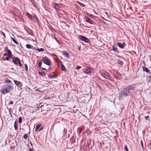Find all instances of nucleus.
Here are the masks:
<instances>
[{
  "label": "nucleus",
  "mask_w": 151,
  "mask_h": 151,
  "mask_svg": "<svg viewBox=\"0 0 151 151\" xmlns=\"http://www.w3.org/2000/svg\"><path fill=\"white\" fill-rule=\"evenodd\" d=\"M14 89L13 86L12 85L6 84L4 85L1 91L3 94H5L7 93L10 92Z\"/></svg>",
  "instance_id": "nucleus-1"
},
{
  "label": "nucleus",
  "mask_w": 151,
  "mask_h": 151,
  "mask_svg": "<svg viewBox=\"0 0 151 151\" xmlns=\"http://www.w3.org/2000/svg\"><path fill=\"white\" fill-rule=\"evenodd\" d=\"M129 91L128 87L124 88L121 92L119 97V99H121L123 97H126L130 95L131 93Z\"/></svg>",
  "instance_id": "nucleus-2"
},
{
  "label": "nucleus",
  "mask_w": 151,
  "mask_h": 151,
  "mask_svg": "<svg viewBox=\"0 0 151 151\" xmlns=\"http://www.w3.org/2000/svg\"><path fill=\"white\" fill-rule=\"evenodd\" d=\"M13 63L16 65H19L20 67H22V64L20 59L18 57H13L12 58Z\"/></svg>",
  "instance_id": "nucleus-3"
},
{
  "label": "nucleus",
  "mask_w": 151,
  "mask_h": 151,
  "mask_svg": "<svg viewBox=\"0 0 151 151\" xmlns=\"http://www.w3.org/2000/svg\"><path fill=\"white\" fill-rule=\"evenodd\" d=\"M26 15L28 17L30 18L33 22H35V19L37 22L39 21L38 18L35 14H34V16H32L29 13L27 12Z\"/></svg>",
  "instance_id": "nucleus-4"
},
{
  "label": "nucleus",
  "mask_w": 151,
  "mask_h": 151,
  "mask_svg": "<svg viewBox=\"0 0 151 151\" xmlns=\"http://www.w3.org/2000/svg\"><path fill=\"white\" fill-rule=\"evenodd\" d=\"M7 51V53L9 54V56H3L2 58V59L4 60H8L10 58H12V55L10 50L9 49H8Z\"/></svg>",
  "instance_id": "nucleus-5"
},
{
  "label": "nucleus",
  "mask_w": 151,
  "mask_h": 151,
  "mask_svg": "<svg viewBox=\"0 0 151 151\" xmlns=\"http://www.w3.org/2000/svg\"><path fill=\"white\" fill-rule=\"evenodd\" d=\"M78 38L80 40L86 43H90V41L89 39L85 36L82 35H79Z\"/></svg>",
  "instance_id": "nucleus-6"
},
{
  "label": "nucleus",
  "mask_w": 151,
  "mask_h": 151,
  "mask_svg": "<svg viewBox=\"0 0 151 151\" xmlns=\"http://www.w3.org/2000/svg\"><path fill=\"white\" fill-rule=\"evenodd\" d=\"M93 71V68L86 66L84 68V70L83 71V72L84 73L86 74H88L91 73Z\"/></svg>",
  "instance_id": "nucleus-7"
},
{
  "label": "nucleus",
  "mask_w": 151,
  "mask_h": 151,
  "mask_svg": "<svg viewBox=\"0 0 151 151\" xmlns=\"http://www.w3.org/2000/svg\"><path fill=\"white\" fill-rule=\"evenodd\" d=\"M43 63L47 65L50 66V61L47 58H44L42 59Z\"/></svg>",
  "instance_id": "nucleus-8"
},
{
  "label": "nucleus",
  "mask_w": 151,
  "mask_h": 151,
  "mask_svg": "<svg viewBox=\"0 0 151 151\" xmlns=\"http://www.w3.org/2000/svg\"><path fill=\"white\" fill-rule=\"evenodd\" d=\"M127 87L131 94L137 90V88L136 87H134L132 86H129Z\"/></svg>",
  "instance_id": "nucleus-9"
},
{
  "label": "nucleus",
  "mask_w": 151,
  "mask_h": 151,
  "mask_svg": "<svg viewBox=\"0 0 151 151\" xmlns=\"http://www.w3.org/2000/svg\"><path fill=\"white\" fill-rule=\"evenodd\" d=\"M100 73L101 75L105 79L109 80V79L110 77L109 76V73H106L104 72L102 73L101 72Z\"/></svg>",
  "instance_id": "nucleus-10"
},
{
  "label": "nucleus",
  "mask_w": 151,
  "mask_h": 151,
  "mask_svg": "<svg viewBox=\"0 0 151 151\" xmlns=\"http://www.w3.org/2000/svg\"><path fill=\"white\" fill-rule=\"evenodd\" d=\"M41 124H37L35 130L39 132L42 130L43 129V126L41 127Z\"/></svg>",
  "instance_id": "nucleus-11"
},
{
  "label": "nucleus",
  "mask_w": 151,
  "mask_h": 151,
  "mask_svg": "<svg viewBox=\"0 0 151 151\" xmlns=\"http://www.w3.org/2000/svg\"><path fill=\"white\" fill-rule=\"evenodd\" d=\"M52 6L54 9H59L60 8L59 4L57 3H54L52 4Z\"/></svg>",
  "instance_id": "nucleus-12"
},
{
  "label": "nucleus",
  "mask_w": 151,
  "mask_h": 151,
  "mask_svg": "<svg viewBox=\"0 0 151 151\" xmlns=\"http://www.w3.org/2000/svg\"><path fill=\"white\" fill-rule=\"evenodd\" d=\"M111 50H113L115 52L117 53V54H119V52L118 49V48L116 47L115 45H114L113 46L112 49Z\"/></svg>",
  "instance_id": "nucleus-13"
},
{
  "label": "nucleus",
  "mask_w": 151,
  "mask_h": 151,
  "mask_svg": "<svg viewBox=\"0 0 151 151\" xmlns=\"http://www.w3.org/2000/svg\"><path fill=\"white\" fill-rule=\"evenodd\" d=\"M85 20L86 22H88L91 24H93V22L91 19H90L88 17H86L85 18Z\"/></svg>",
  "instance_id": "nucleus-14"
},
{
  "label": "nucleus",
  "mask_w": 151,
  "mask_h": 151,
  "mask_svg": "<svg viewBox=\"0 0 151 151\" xmlns=\"http://www.w3.org/2000/svg\"><path fill=\"white\" fill-rule=\"evenodd\" d=\"M14 82L15 84H16L18 87H20L22 86V85L21 82L16 80H14Z\"/></svg>",
  "instance_id": "nucleus-15"
},
{
  "label": "nucleus",
  "mask_w": 151,
  "mask_h": 151,
  "mask_svg": "<svg viewBox=\"0 0 151 151\" xmlns=\"http://www.w3.org/2000/svg\"><path fill=\"white\" fill-rule=\"evenodd\" d=\"M142 68L144 71H145L147 73L150 72V70L145 66H142Z\"/></svg>",
  "instance_id": "nucleus-16"
},
{
  "label": "nucleus",
  "mask_w": 151,
  "mask_h": 151,
  "mask_svg": "<svg viewBox=\"0 0 151 151\" xmlns=\"http://www.w3.org/2000/svg\"><path fill=\"white\" fill-rule=\"evenodd\" d=\"M60 65L61 66V69L62 70L65 71L66 70V69L65 68V66L63 65L61 61H60Z\"/></svg>",
  "instance_id": "nucleus-17"
},
{
  "label": "nucleus",
  "mask_w": 151,
  "mask_h": 151,
  "mask_svg": "<svg viewBox=\"0 0 151 151\" xmlns=\"http://www.w3.org/2000/svg\"><path fill=\"white\" fill-rule=\"evenodd\" d=\"M117 45L120 48L122 49H124V45H122V43L119 42H117Z\"/></svg>",
  "instance_id": "nucleus-18"
},
{
  "label": "nucleus",
  "mask_w": 151,
  "mask_h": 151,
  "mask_svg": "<svg viewBox=\"0 0 151 151\" xmlns=\"http://www.w3.org/2000/svg\"><path fill=\"white\" fill-rule=\"evenodd\" d=\"M63 55L65 56L67 58H69V54L66 51H63Z\"/></svg>",
  "instance_id": "nucleus-19"
},
{
  "label": "nucleus",
  "mask_w": 151,
  "mask_h": 151,
  "mask_svg": "<svg viewBox=\"0 0 151 151\" xmlns=\"http://www.w3.org/2000/svg\"><path fill=\"white\" fill-rule=\"evenodd\" d=\"M32 3L33 6L36 7L37 6V4L36 2L34 0H29Z\"/></svg>",
  "instance_id": "nucleus-20"
},
{
  "label": "nucleus",
  "mask_w": 151,
  "mask_h": 151,
  "mask_svg": "<svg viewBox=\"0 0 151 151\" xmlns=\"http://www.w3.org/2000/svg\"><path fill=\"white\" fill-rule=\"evenodd\" d=\"M17 125L18 121L16 120L15 121L14 124V127L16 130L17 129Z\"/></svg>",
  "instance_id": "nucleus-21"
},
{
  "label": "nucleus",
  "mask_w": 151,
  "mask_h": 151,
  "mask_svg": "<svg viewBox=\"0 0 151 151\" xmlns=\"http://www.w3.org/2000/svg\"><path fill=\"white\" fill-rule=\"evenodd\" d=\"M48 77L50 78H52L57 76V75L56 74H54L53 75H51L50 74L48 75Z\"/></svg>",
  "instance_id": "nucleus-22"
},
{
  "label": "nucleus",
  "mask_w": 151,
  "mask_h": 151,
  "mask_svg": "<svg viewBox=\"0 0 151 151\" xmlns=\"http://www.w3.org/2000/svg\"><path fill=\"white\" fill-rule=\"evenodd\" d=\"M26 47L28 49H32V47H33V46L31 45H30L29 44H27L26 45Z\"/></svg>",
  "instance_id": "nucleus-23"
},
{
  "label": "nucleus",
  "mask_w": 151,
  "mask_h": 151,
  "mask_svg": "<svg viewBox=\"0 0 151 151\" xmlns=\"http://www.w3.org/2000/svg\"><path fill=\"white\" fill-rule=\"evenodd\" d=\"M38 73L40 76H44L45 75V73L44 72H42L39 71Z\"/></svg>",
  "instance_id": "nucleus-24"
},
{
  "label": "nucleus",
  "mask_w": 151,
  "mask_h": 151,
  "mask_svg": "<svg viewBox=\"0 0 151 151\" xmlns=\"http://www.w3.org/2000/svg\"><path fill=\"white\" fill-rule=\"evenodd\" d=\"M113 76L114 77L115 79H119V76H116V74H113Z\"/></svg>",
  "instance_id": "nucleus-25"
},
{
  "label": "nucleus",
  "mask_w": 151,
  "mask_h": 151,
  "mask_svg": "<svg viewBox=\"0 0 151 151\" xmlns=\"http://www.w3.org/2000/svg\"><path fill=\"white\" fill-rule=\"evenodd\" d=\"M37 50L39 52H40L41 51H45V49L43 48H41L40 49L38 48Z\"/></svg>",
  "instance_id": "nucleus-26"
},
{
  "label": "nucleus",
  "mask_w": 151,
  "mask_h": 151,
  "mask_svg": "<svg viewBox=\"0 0 151 151\" xmlns=\"http://www.w3.org/2000/svg\"><path fill=\"white\" fill-rule=\"evenodd\" d=\"M118 64L121 66H122L124 64L123 62L121 60H119L118 63Z\"/></svg>",
  "instance_id": "nucleus-27"
},
{
  "label": "nucleus",
  "mask_w": 151,
  "mask_h": 151,
  "mask_svg": "<svg viewBox=\"0 0 151 151\" xmlns=\"http://www.w3.org/2000/svg\"><path fill=\"white\" fill-rule=\"evenodd\" d=\"M12 40L17 45H18V42L16 41V40L14 38H12Z\"/></svg>",
  "instance_id": "nucleus-28"
},
{
  "label": "nucleus",
  "mask_w": 151,
  "mask_h": 151,
  "mask_svg": "<svg viewBox=\"0 0 151 151\" xmlns=\"http://www.w3.org/2000/svg\"><path fill=\"white\" fill-rule=\"evenodd\" d=\"M147 79L149 82H151V75L147 77Z\"/></svg>",
  "instance_id": "nucleus-29"
},
{
  "label": "nucleus",
  "mask_w": 151,
  "mask_h": 151,
  "mask_svg": "<svg viewBox=\"0 0 151 151\" xmlns=\"http://www.w3.org/2000/svg\"><path fill=\"white\" fill-rule=\"evenodd\" d=\"M28 137V136L27 134H25L24 135V138L25 139H26Z\"/></svg>",
  "instance_id": "nucleus-30"
},
{
  "label": "nucleus",
  "mask_w": 151,
  "mask_h": 151,
  "mask_svg": "<svg viewBox=\"0 0 151 151\" xmlns=\"http://www.w3.org/2000/svg\"><path fill=\"white\" fill-rule=\"evenodd\" d=\"M5 83H12V81L9 79H7V80H6L5 81Z\"/></svg>",
  "instance_id": "nucleus-31"
},
{
  "label": "nucleus",
  "mask_w": 151,
  "mask_h": 151,
  "mask_svg": "<svg viewBox=\"0 0 151 151\" xmlns=\"http://www.w3.org/2000/svg\"><path fill=\"white\" fill-rule=\"evenodd\" d=\"M22 118L21 116H20L19 118V123L20 124L22 122Z\"/></svg>",
  "instance_id": "nucleus-32"
},
{
  "label": "nucleus",
  "mask_w": 151,
  "mask_h": 151,
  "mask_svg": "<svg viewBox=\"0 0 151 151\" xmlns=\"http://www.w3.org/2000/svg\"><path fill=\"white\" fill-rule=\"evenodd\" d=\"M42 64V63L41 61H40L38 63V66L40 68H41Z\"/></svg>",
  "instance_id": "nucleus-33"
},
{
  "label": "nucleus",
  "mask_w": 151,
  "mask_h": 151,
  "mask_svg": "<svg viewBox=\"0 0 151 151\" xmlns=\"http://www.w3.org/2000/svg\"><path fill=\"white\" fill-rule=\"evenodd\" d=\"M24 66H25V68L26 71L27 72L28 71V66H27V65L26 63H25L24 64Z\"/></svg>",
  "instance_id": "nucleus-34"
},
{
  "label": "nucleus",
  "mask_w": 151,
  "mask_h": 151,
  "mask_svg": "<svg viewBox=\"0 0 151 151\" xmlns=\"http://www.w3.org/2000/svg\"><path fill=\"white\" fill-rule=\"evenodd\" d=\"M124 149L126 151H128L127 147V145H124Z\"/></svg>",
  "instance_id": "nucleus-35"
},
{
  "label": "nucleus",
  "mask_w": 151,
  "mask_h": 151,
  "mask_svg": "<svg viewBox=\"0 0 151 151\" xmlns=\"http://www.w3.org/2000/svg\"><path fill=\"white\" fill-rule=\"evenodd\" d=\"M145 118L147 120H149L150 119V118L149 116H145Z\"/></svg>",
  "instance_id": "nucleus-36"
},
{
  "label": "nucleus",
  "mask_w": 151,
  "mask_h": 151,
  "mask_svg": "<svg viewBox=\"0 0 151 151\" xmlns=\"http://www.w3.org/2000/svg\"><path fill=\"white\" fill-rule=\"evenodd\" d=\"M140 143H141V145L142 147V150H143L144 147H143V142H142V140H141Z\"/></svg>",
  "instance_id": "nucleus-37"
},
{
  "label": "nucleus",
  "mask_w": 151,
  "mask_h": 151,
  "mask_svg": "<svg viewBox=\"0 0 151 151\" xmlns=\"http://www.w3.org/2000/svg\"><path fill=\"white\" fill-rule=\"evenodd\" d=\"M88 16L89 17H90L92 18H93L94 17V16H93V15L92 14H89Z\"/></svg>",
  "instance_id": "nucleus-38"
},
{
  "label": "nucleus",
  "mask_w": 151,
  "mask_h": 151,
  "mask_svg": "<svg viewBox=\"0 0 151 151\" xmlns=\"http://www.w3.org/2000/svg\"><path fill=\"white\" fill-rule=\"evenodd\" d=\"M79 4H80L81 6H84V5L83 4V3H82L80 2H77Z\"/></svg>",
  "instance_id": "nucleus-39"
},
{
  "label": "nucleus",
  "mask_w": 151,
  "mask_h": 151,
  "mask_svg": "<svg viewBox=\"0 0 151 151\" xmlns=\"http://www.w3.org/2000/svg\"><path fill=\"white\" fill-rule=\"evenodd\" d=\"M13 102L12 101H9V105L12 104H13Z\"/></svg>",
  "instance_id": "nucleus-40"
},
{
  "label": "nucleus",
  "mask_w": 151,
  "mask_h": 151,
  "mask_svg": "<svg viewBox=\"0 0 151 151\" xmlns=\"http://www.w3.org/2000/svg\"><path fill=\"white\" fill-rule=\"evenodd\" d=\"M4 56H9V54L8 53V54H7L6 53H4Z\"/></svg>",
  "instance_id": "nucleus-41"
},
{
  "label": "nucleus",
  "mask_w": 151,
  "mask_h": 151,
  "mask_svg": "<svg viewBox=\"0 0 151 151\" xmlns=\"http://www.w3.org/2000/svg\"><path fill=\"white\" fill-rule=\"evenodd\" d=\"M62 22L63 23H64V24H66V25H65L66 26H67V27H70V26H69V25H68V24H67L65 22H64L63 21Z\"/></svg>",
  "instance_id": "nucleus-42"
},
{
  "label": "nucleus",
  "mask_w": 151,
  "mask_h": 151,
  "mask_svg": "<svg viewBox=\"0 0 151 151\" xmlns=\"http://www.w3.org/2000/svg\"><path fill=\"white\" fill-rule=\"evenodd\" d=\"M81 68L80 66H78L76 68V69H79Z\"/></svg>",
  "instance_id": "nucleus-43"
},
{
  "label": "nucleus",
  "mask_w": 151,
  "mask_h": 151,
  "mask_svg": "<svg viewBox=\"0 0 151 151\" xmlns=\"http://www.w3.org/2000/svg\"><path fill=\"white\" fill-rule=\"evenodd\" d=\"M1 33H2V34H3V35H4V37H6L5 35V34L4 33V32H1Z\"/></svg>",
  "instance_id": "nucleus-44"
},
{
  "label": "nucleus",
  "mask_w": 151,
  "mask_h": 151,
  "mask_svg": "<svg viewBox=\"0 0 151 151\" xmlns=\"http://www.w3.org/2000/svg\"><path fill=\"white\" fill-rule=\"evenodd\" d=\"M52 56H56V57H57V55L54 53H52Z\"/></svg>",
  "instance_id": "nucleus-45"
},
{
  "label": "nucleus",
  "mask_w": 151,
  "mask_h": 151,
  "mask_svg": "<svg viewBox=\"0 0 151 151\" xmlns=\"http://www.w3.org/2000/svg\"><path fill=\"white\" fill-rule=\"evenodd\" d=\"M41 68L42 69V70H46V69L45 68H42V67H41Z\"/></svg>",
  "instance_id": "nucleus-46"
},
{
  "label": "nucleus",
  "mask_w": 151,
  "mask_h": 151,
  "mask_svg": "<svg viewBox=\"0 0 151 151\" xmlns=\"http://www.w3.org/2000/svg\"><path fill=\"white\" fill-rule=\"evenodd\" d=\"M32 49L35 50H37V48L36 47L34 48L33 47H32Z\"/></svg>",
  "instance_id": "nucleus-47"
},
{
  "label": "nucleus",
  "mask_w": 151,
  "mask_h": 151,
  "mask_svg": "<svg viewBox=\"0 0 151 151\" xmlns=\"http://www.w3.org/2000/svg\"><path fill=\"white\" fill-rule=\"evenodd\" d=\"M29 151H33V150H32V149L31 148H30L29 150Z\"/></svg>",
  "instance_id": "nucleus-48"
},
{
  "label": "nucleus",
  "mask_w": 151,
  "mask_h": 151,
  "mask_svg": "<svg viewBox=\"0 0 151 151\" xmlns=\"http://www.w3.org/2000/svg\"><path fill=\"white\" fill-rule=\"evenodd\" d=\"M35 91H36V92H37L38 91H40V90H38V89H36V90H35Z\"/></svg>",
  "instance_id": "nucleus-49"
},
{
  "label": "nucleus",
  "mask_w": 151,
  "mask_h": 151,
  "mask_svg": "<svg viewBox=\"0 0 151 151\" xmlns=\"http://www.w3.org/2000/svg\"><path fill=\"white\" fill-rule=\"evenodd\" d=\"M122 45H124V46H126V44H125V43H123V44H122Z\"/></svg>",
  "instance_id": "nucleus-50"
},
{
  "label": "nucleus",
  "mask_w": 151,
  "mask_h": 151,
  "mask_svg": "<svg viewBox=\"0 0 151 151\" xmlns=\"http://www.w3.org/2000/svg\"><path fill=\"white\" fill-rule=\"evenodd\" d=\"M30 145H31V146L32 147L33 145H32V143L31 142H30Z\"/></svg>",
  "instance_id": "nucleus-51"
},
{
  "label": "nucleus",
  "mask_w": 151,
  "mask_h": 151,
  "mask_svg": "<svg viewBox=\"0 0 151 151\" xmlns=\"http://www.w3.org/2000/svg\"><path fill=\"white\" fill-rule=\"evenodd\" d=\"M106 14H107V13L106 12Z\"/></svg>",
  "instance_id": "nucleus-52"
},
{
  "label": "nucleus",
  "mask_w": 151,
  "mask_h": 151,
  "mask_svg": "<svg viewBox=\"0 0 151 151\" xmlns=\"http://www.w3.org/2000/svg\"><path fill=\"white\" fill-rule=\"evenodd\" d=\"M65 129H64V131H65Z\"/></svg>",
  "instance_id": "nucleus-53"
},
{
  "label": "nucleus",
  "mask_w": 151,
  "mask_h": 151,
  "mask_svg": "<svg viewBox=\"0 0 151 151\" xmlns=\"http://www.w3.org/2000/svg\"><path fill=\"white\" fill-rule=\"evenodd\" d=\"M150 61H151V58L150 59Z\"/></svg>",
  "instance_id": "nucleus-54"
},
{
  "label": "nucleus",
  "mask_w": 151,
  "mask_h": 151,
  "mask_svg": "<svg viewBox=\"0 0 151 151\" xmlns=\"http://www.w3.org/2000/svg\"><path fill=\"white\" fill-rule=\"evenodd\" d=\"M30 132V131H29L28 133H29Z\"/></svg>",
  "instance_id": "nucleus-55"
}]
</instances>
